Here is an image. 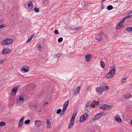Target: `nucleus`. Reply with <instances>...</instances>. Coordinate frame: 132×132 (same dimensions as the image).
Returning <instances> with one entry per match:
<instances>
[{"instance_id": "nucleus-1", "label": "nucleus", "mask_w": 132, "mask_h": 132, "mask_svg": "<svg viewBox=\"0 0 132 132\" xmlns=\"http://www.w3.org/2000/svg\"><path fill=\"white\" fill-rule=\"evenodd\" d=\"M116 68H113L110 70L106 75L105 77L107 79H109L112 77L115 74Z\"/></svg>"}, {"instance_id": "nucleus-2", "label": "nucleus", "mask_w": 132, "mask_h": 132, "mask_svg": "<svg viewBox=\"0 0 132 132\" xmlns=\"http://www.w3.org/2000/svg\"><path fill=\"white\" fill-rule=\"evenodd\" d=\"M77 114V111H76L75 113L73 114L70 120V123L68 126V128L70 129L71 128L72 125L74 123L75 121V117Z\"/></svg>"}, {"instance_id": "nucleus-3", "label": "nucleus", "mask_w": 132, "mask_h": 132, "mask_svg": "<svg viewBox=\"0 0 132 132\" xmlns=\"http://www.w3.org/2000/svg\"><path fill=\"white\" fill-rule=\"evenodd\" d=\"M13 41L12 39L10 38L7 39L2 41L1 44L3 45H8L11 43Z\"/></svg>"}, {"instance_id": "nucleus-4", "label": "nucleus", "mask_w": 132, "mask_h": 132, "mask_svg": "<svg viewBox=\"0 0 132 132\" xmlns=\"http://www.w3.org/2000/svg\"><path fill=\"white\" fill-rule=\"evenodd\" d=\"M87 116H88V115L86 113H85L84 115L81 116L79 120L80 122H81L86 120V118Z\"/></svg>"}, {"instance_id": "nucleus-5", "label": "nucleus", "mask_w": 132, "mask_h": 132, "mask_svg": "<svg viewBox=\"0 0 132 132\" xmlns=\"http://www.w3.org/2000/svg\"><path fill=\"white\" fill-rule=\"evenodd\" d=\"M103 115V112H101L100 113L97 114L94 116L95 119L96 120L99 119Z\"/></svg>"}, {"instance_id": "nucleus-6", "label": "nucleus", "mask_w": 132, "mask_h": 132, "mask_svg": "<svg viewBox=\"0 0 132 132\" xmlns=\"http://www.w3.org/2000/svg\"><path fill=\"white\" fill-rule=\"evenodd\" d=\"M11 51L9 48H5L2 51V53L3 54H6L10 52Z\"/></svg>"}, {"instance_id": "nucleus-7", "label": "nucleus", "mask_w": 132, "mask_h": 132, "mask_svg": "<svg viewBox=\"0 0 132 132\" xmlns=\"http://www.w3.org/2000/svg\"><path fill=\"white\" fill-rule=\"evenodd\" d=\"M104 90L103 88L101 87L96 88V92L97 93L98 92L100 94H102V92L104 91Z\"/></svg>"}, {"instance_id": "nucleus-8", "label": "nucleus", "mask_w": 132, "mask_h": 132, "mask_svg": "<svg viewBox=\"0 0 132 132\" xmlns=\"http://www.w3.org/2000/svg\"><path fill=\"white\" fill-rule=\"evenodd\" d=\"M18 88L17 87H14L12 90L11 93L12 95H15L17 93Z\"/></svg>"}, {"instance_id": "nucleus-9", "label": "nucleus", "mask_w": 132, "mask_h": 132, "mask_svg": "<svg viewBox=\"0 0 132 132\" xmlns=\"http://www.w3.org/2000/svg\"><path fill=\"white\" fill-rule=\"evenodd\" d=\"M123 20H122L116 26V28L118 29H119L121 28L122 27V25L121 23L123 22Z\"/></svg>"}, {"instance_id": "nucleus-10", "label": "nucleus", "mask_w": 132, "mask_h": 132, "mask_svg": "<svg viewBox=\"0 0 132 132\" xmlns=\"http://www.w3.org/2000/svg\"><path fill=\"white\" fill-rule=\"evenodd\" d=\"M66 110V102L63 105V108L62 110V112L60 114V116H63Z\"/></svg>"}, {"instance_id": "nucleus-11", "label": "nucleus", "mask_w": 132, "mask_h": 132, "mask_svg": "<svg viewBox=\"0 0 132 132\" xmlns=\"http://www.w3.org/2000/svg\"><path fill=\"white\" fill-rule=\"evenodd\" d=\"M92 56L91 55H86L85 57V60L86 62L90 61L92 58Z\"/></svg>"}, {"instance_id": "nucleus-12", "label": "nucleus", "mask_w": 132, "mask_h": 132, "mask_svg": "<svg viewBox=\"0 0 132 132\" xmlns=\"http://www.w3.org/2000/svg\"><path fill=\"white\" fill-rule=\"evenodd\" d=\"M21 70L27 72L29 71V67L28 66H24L21 69Z\"/></svg>"}, {"instance_id": "nucleus-13", "label": "nucleus", "mask_w": 132, "mask_h": 132, "mask_svg": "<svg viewBox=\"0 0 132 132\" xmlns=\"http://www.w3.org/2000/svg\"><path fill=\"white\" fill-rule=\"evenodd\" d=\"M99 104V102H98L95 100H94L92 102L91 104V105H90V106L93 105V107L94 108L95 107V105H97Z\"/></svg>"}, {"instance_id": "nucleus-14", "label": "nucleus", "mask_w": 132, "mask_h": 132, "mask_svg": "<svg viewBox=\"0 0 132 132\" xmlns=\"http://www.w3.org/2000/svg\"><path fill=\"white\" fill-rule=\"evenodd\" d=\"M116 121L119 123H120L121 122L122 120L119 116L118 115H116L115 118Z\"/></svg>"}, {"instance_id": "nucleus-15", "label": "nucleus", "mask_w": 132, "mask_h": 132, "mask_svg": "<svg viewBox=\"0 0 132 132\" xmlns=\"http://www.w3.org/2000/svg\"><path fill=\"white\" fill-rule=\"evenodd\" d=\"M42 122V121H41L37 120L35 121V124L36 126H38L41 125Z\"/></svg>"}, {"instance_id": "nucleus-16", "label": "nucleus", "mask_w": 132, "mask_h": 132, "mask_svg": "<svg viewBox=\"0 0 132 132\" xmlns=\"http://www.w3.org/2000/svg\"><path fill=\"white\" fill-rule=\"evenodd\" d=\"M131 96V95L129 93H128L126 94H125L123 96V98L125 99H127L129 98V97Z\"/></svg>"}, {"instance_id": "nucleus-17", "label": "nucleus", "mask_w": 132, "mask_h": 132, "mask_svg": "<svg viewBox=\"0 0 132 132\" xmlns=\"http://www.w3.org/2000/svg\"><path fill=\"white\" fill-rule=\"evenodd\" d=\"M106 106H107V104H105L102 106H100L99 108L104 111L106 110V108L107 107Z\"/></svg>"}, {"instance_id": "nucleus-18", "label": "nucleus", "mask_w": 132, "mask_h": 132, "mask_svg": "<svg viewBox=\"0 0 132 132\" xmlns=\"http://www.w3.org/2000/svg\"><path fill=\"white\" fill-rule=\"evenodd\" d=\"M28 6L29 7H30L31 9H32L33 6L32 2L29 1V3H28Z\"/></svg>"}, {"instance_id": "nucleus-19", "label": "nucleus", "mask_w": 132, "mask_h": 132, "mask_svg": "<svg viewBox=\"0 0 132 132\" xmlns=\"http://www.w3.org/2000/svg\"><path fill=\"white\" fill-rule=\"evenodd\" d=\"M100 64L101 67L104 68L105 67V63L102 60L100 62Z\"/></svg>"}, {"instance_id": "nucleus-20", "label": "nucleus", "mask_w": 132, "mask_h": 132, "mask_svg": "<svg viewBox=\"0 0 132 132\" xmlns=\"http://www.w3.org/2000/svg\"><path fill=\"white\" fill-rule=\"evenodd\" d=\"M125 30L128 32H132V27L127 28L125 29Z\"/></svg>"}, {"instance_id": "nucleus-21", "label": "nucleus", "mask_w": 132, "mask_h": 132, "mask_svg": "<svg viewBox=\"0 0 132 132\" xmlns=\"http://www.w3.org/2000/svg\"><path fill=\"white\" fill-rule=\"evenodd\" d=\"M113 8V7L111 5H109L107 7V9L109 10H110Z\"/></svg>"}, {"instance_id": "nucleus-22", "label": "nucleus", "mask_w": 132, "mask_h": 132, "mask_svg": "<svg viewBox=\"0 0 132 132\" xmlns=\"http://www.w3.org/2000/svg\"><path fill=\"white\" fill-rule=\"evenodd\" d=\"M61 56V54L59 53H57V54H54L53 55V56L54 57H55L56 58L59 57H60Z\"/></svg>"}, {"instance_id": "nucleus-23", "label": "nucleus", "mask_w": 132, "mask_h": 132, "mask_svg": "<svg viewBox=\"0 0 132 132\" xmlns=\"http://www.w3.org/2000/svg\"><path fill=\"white\" fill-rule=\"evenodd\" d=\"M95 39L96 40H98V41H101L102 40V37H99L98 35L96 37Z\"/></svg>"}, {"instance_id": "nucleus-24", "label": "nucleus", "mask_w": 132, "mask_h": 132, "mask_svg": "<svg viewBox=\"0 0 132 132\" xmlns=\"http://www.w3.org/2000/svg\"><path fill=\"white\" fill-rule=\"evenodd\" d=\"M107 107L106 108V110H110L112 108V107L111 106H109L107 104Z\"/></svg>"}, {"instance_id": "nucleus-25", "label": "nucleus", "mask_w": 132, "mask_h": 132, "mask_svg": "<svg viewBox=\"0 0 132 132\" xmlns=\"http://www.w3.org/2000/svg\"><path fill=\"white\" fill-rule=\"evenodd\" d=\"M24 99V98L23 96H21L19 97V100L20 101H23Z\"/></svg>"}, {"instance_id": "nucleus-26", "label": "nucleus", "mask_w": 132, "mask_h": 132, "mask_svg": "<svg viewBox=\"0 0 132 132\" xmlns=\"http://www.w3.org/2000/svg\"><path fill=\"white\" fill-rule=\"evenodd\" d=\"M96 120V119H95V117H94V118H92L90 121V122L92 123L95 120Z\"/></svg>"}, {"instance_id": "nucleus-27", "label": "nucleus", "mask_w": 132, "mask_h": 132, "mask_svg": "<svg viewBox=\"0 0 132 132\" xmlns=\"http://www.w3.org/2000/svg\"><path fill=\"white\" fill-rule=\"evenodd\" d=\"M80 89V87H78L76 88V91L77 92V93H78Z\"/></svg>"}, {"instance_id": "nucleus-28", "label": "nucleus", "mask_w": 132, "mask_h": 132, "mask_svg": "<svg viewBox=\"0 0 132 132\" xmlns=\"http://www.w3.org/2000/svg\"><path fill=\"white\" fill-rule=\"evenodd\" d=\"M62 111V110L61 109H59L57 110L56 111V113L57 114H60Z\"/></svg>"}, {"instance_id": "nucleus-29", "label": "nucleus", "mask_w": 132, "mask_h": 132, "mask_svg": "<svg viewBox=\"0 0 132 132\" xmlns=\"http://www.w3.org/2000/svg\"><path fill=\"white\" fill-rule=\"evenodd\" d=\"M30 122V120H29L28 119L26 120L24 122V123L26 124H28Z\"/></svg>"}, {"instance_id": "nucleus-30", "label": "nucleus", "mask_w": 132, "mask_h": 132, "mask_svg": "<svg viewBox=\"0 0 132 132\" xmlns=\"http://www.w3.org/2000/svg\"><path fill=\"white\" fill-rule=\"evenodd\" d=\"M25 117H23L20 120L19 122H21V123H23V120L25 118Z\"/></svg>"}, {"instance_id": "nucleus-31", "label": "nucleus", "mask_w": 132, "mask_h": 132, "mask_svg": "<svg viewBox=\"0 0 132 132\" xmlns=\"http://www.w3.org/2000/svg\"><path fill=\"white\" fill-rule=\"evenodd\" d=\"M5 124V122L4 121L0 122V126H4Z\"/></svg>"}, {"instance_id": "nucleus-32", "label": "nucleus", "mask_w": 132, "mask_h": 132, "mask_svg": "<svg viewBox=\"0 0 132 132\" xmlns=\"http://www.w3.org/2000/svg\"><path fill=\"white\" fill-rule=\"evenodd\" d=\"M34 10L36 13H38L39 11V9L36 7L34 8Z\"/></svg>"}, {"instance_id": "nucleus-33", "label": "nucleus", "mask_w": 132, "mask_h": 132, "mask_svg": "<svg viewBox=\"0 0 132 132\" xmlns=\"http://www.w3.org/2000/svg\"><path fill=\"white\" fill-rule=\"evenodd\" d=\"M23 124V123H21V122H19V123L18 125V126L19 127H21L22 126Z\"/></svg>"}, {"instance_id": "nucleus-34", "label": "nucleus", "mask_w": 132, "mask_h": 132, "mask_svg": "<svg viewBox=\"0 0 132 132\" xmlns=\"http://www.w3.org/2000/svg\"><path fill=\"white\" fill-rule=\"evenodd\" d=\"M63 40V38L62 37H60L59 38L58 40V42H62Z\"/></svg>"}, {"instance_id": "nucleus-35", "label": "nucleus", "mask_w": 132, "mask_h": 132, "mask_svg": "<svg viewBox=\"0 0 132 132\" xmlns=\"http://www.w3.org/2000/svg\"><path fill=\"white\" fill-rule=\"evenodd\" d=\"M54 34H55L56 35H59V33L57 30H54Z\"/></svg>"}, {"instance_id": "nucleus-36", "label": "nucleus", "mask_w": 132, "mask_h": 132, "mask_svg": "<svg viewBox=\"0 0 132 132\" xmlns=\"http://www.w3.org/2000/svg\"><path fill=\"white\" fill-rule=\"evenodd\" d=\"M46 123L47 125H50L51 124L50 120L49 119H47L46 120Z\"/></svg>"}, {"instance_id": "nucleus-37", "label": "nucleus", "mask_w": 132, "mask_h": 132, "mask_svg": "<svg viewBox=\"0 0 132 132\" xmlns=\"http://www.w3.org/2000/svg\"><path fill=\"white\" fill-rule=\"evenodd\" d=\"M32 37L29 38L26 41V43H27L29 42L32 39Z\"/></svg>"}, {"instance_id": "nucleus-38", "label": "nucleus", "mask_w": 132, "mask_h": 132, "mask_svg": "<svg viewBox=\"0 0 132 132\" xmlns=\"http://www.w3.org/2000/svg\"><path fill=\"white\" fill-rule=\"evenodd\" d=\"M132 16V15H127L125 16V18L123 20V21L126 19L128 18H129L131 16Z\"/></svg>"}, {"instance_id": "nucleus-39", "label": "nucleus", "mask_w": 132, "mask_h": 132, "mask_svg": "<svg viewBox=\"0 0 132 132\" xmlns=\"http://www.w3.org/2000/svg\"><path fill=\"white\" fill-rule=\"evenodd\" d=\"M126 79L125 78H122L121 80V81L122 82H124L126 81Z\"/></svg>"}, {"instance_id": "nucleus-40", "label": "nucleus", "mask_w": 132, "mask_h": 132, "mask_svg": "<svg viewBox=\"0 0 132 132\" xmlns=\"http://www.w3.org/2000/svg\"><path fill=\"white\" fill-rule=\"evenodd\" d=\"M103 34V32H101L98 35V36L100 37H102V34Z\"/></svg>"}, {"instance_id": "nucleus-41", "label": "nucleus", "mask_w": 132, "mask_h": 132, "mask_svg": "<svg viewBox=\"0 0 132 132\" xmlns=\"http://www.w3.org/2000/svg\"><path fill=\"white\" fill-rule=\"evenodd\" d=\"M43 2H44V3L47 4L48 3V0H45V1L44 0H43Z\"/></svg>"}, {"instance_id": "nucleus-42", "label": "nucleus", "mask_w": 132, "mask_h": 132, "mask_svg": "<svg viewBox=\"0 0 132 132\" xmlns=\"http://www.w3.org/2000/svg\"><path fill=\"white\" fill-rule=\"evenodd\" d=\"M38 49L39 50H41V45L39 44L38 46Z\"/></svg>"}, {"instance_id": "nucleus-43", "label": "nucleus", "mask_w": 132, "mask_h": 132, "mask_svg": "<svg viewBox=\"0 0 132 132\" xmlns=\"http://www.w3.org/2000/svg\"><path fill=\"white\" fill-rule=\"evenodd\" d=\"M90 105V102H87L85 105V106L86 107H88Z\"/></svg>"}, {"instance_id": "nucleus-44", "label": "nucleus", "mask_w": 132, "mask_h": 132, "mask_svg": "<svg viewBox=\"0 0 132 132\" xmlns=\"http://www.w3.org/2000/svg\"><path fill=\"white\" fill-rule=\"evenodd\" d=\"M81 28V27L78 26L77 27H75V29H78Z\"/></svg>"}, {"instance_id": "nucleus-45", "label": "nucleus", "mask_w": 132, "mask_h": 132, "mask_svg": "<svg viewBox=\"0 0 132 132\" xmlns=\"http://www.w3.org/2000/svg\"><path fill=\"white\" fill-rule=\"evenodd\" d=\"M5 27V24L4 25V26L3 24H2L0 26V29L2 28H3Z\"/></svg>"}, {"instance_id": "nucleus-46", "label": "nucleus", "mask_w": 132, "mask_h": 132, "mask_svg": "<svg viewBox=\"0 0 132 132\" xmlns=\"http://www.w3.org/2000/svg\"><path fill=\"white\" fill-rule=\"evenodd\" d=\"M74 95L73 96H76L78 94V93H77V92H76V91L75 92H74Z\"/></svg>"}, {"instance_id": "nucleus-47", "label": "nucleus", "mask_w": 132, "mask_h": 132, "mask_svg": "<svg viewBox=\"0 0 132 132\" xmlns=\"http://www.w3.org/2000/svg\"><path fill=\"white\" fill-rule=\"evenodd\" d=\"M69 100H68L67 101V106L69 104Z\"/></svg>"}, {"instance_id": "nucleus-48", "label": "nucleus", "mask_w": 132, "mask_h": 132, "mask_svg": "<svg viewBox=\"0 0 132 132\" xmlns=\"http://www.w3.org/2000/svg\"><path fill=\"white\" fill-rule=\"evenodd\" d=\"M4 60H0V63L1 64H3L4 62Z\"/></svg>"}, {"instance_id": "nucleus-49", "label": "nucleus", "mask_w": 132, "mask_h": 132, "mask_svg": "<svg viewBox=\"0 0 132 132\" xmlns=\"http://www.w3.org/2000/svg\"><path fill=\"white\" fill-rule=\"evenodd\" d=\"M105 89H108L109 88V87L108 86H105Z\"/></svg>"}, {"instance_id": "nucleus-50", "label": "nucleus", "mask_w": 132, "mask_h": 132, "mask_svg": "<svg viewBox=\"0 0 132 132\" xmlns=\"http://www.w3.org/2000/svg\"><path fill=\"white\" fill-rule=\"evenodd\" d=\"M103 3H102V6L101 7V10H102L104 9V7H103Z\"/></svg>"}, {"instance_id": "nucleus-51", "label": "nucleus", "mask_w": 132, "mask_h": 132, "mask_svg": "<svg viewBox=\"0 0 132 132\" xmlns=\"http://www.w3.org/2000/svg\"><path fill=\"white\" fill-rule=\"evenodd\" d=\"M35 35V33H34L31 36V37H32H32L34 36Z\"/></svg>"}, {"instance_id": "nucleus-52", "label": "nucleus", "mask_w": 132, "mask_h": 132, "mask_svg": "<svg viewBox=\"0 0 132 132\" xmlns=\"http://www.w3.org/2000/svg\"><path fill=\"white\" fill-rule=\"evenodd\" d=\"M129 12V13H128V14H130V13H132V10L131 11H128V12Z\"/></svg>"}, {"instance_id": "nucleus-53", "label": "nucleus", "mask_w": 132, "mask_h": 132, "mask_svg": "<svg viewBox=\"0 0 132 132\" xmlns=\"http://www.w3.org/2000/svg\"><path fill=\"white\" fill-rule=\"evenodd\" d=\"M2 22V20H0V23H1Z\"/></svg>"}, {"instance_id": "nucleus-54", "label": "nucleus", "mask_w": 132, "mask_h": 132, "mask_svg": "<svg viewBox=\"0 0 132 132\" xmlns=\"http://www.w3.org/2000/svg\"><path fill=\"white\" fill-rule=\"evenodd\" d=\"M48 102H45V103H44V104H48Z\"/></svg>"}, {"instance_id": "nucleus-55", "label": "nucleus", "mask_w": 132, "mask_h": 132, "mask_svg": "<svg viewBox=\"0 0 132 132\" xmlns=\"http://www.w3.org/2000/svg\"><path fill=\"white\" fill-rule=\"evenodd\" d=\"M131 125H132V120H131Z\"/></svg>"}, {"instance_id": "nucleus-56", "label": "nucleus", "mask_w": 132, "mask_h": 132, "mask_svg": "<svg viewBox=\"0 0 132 132\" xmlns=\"http://www.w3.org/2000/svg\"><path fill=\"white\" fill-rule=\"evenodd\" d=\"M36 107H37V106L36 105H35V106H34V108H35Z\"/></svg>"}, {"instance_id": "nucleus-57", "label": "nucleus", "mask_w": 132, "mask_h": 132, "mask_svg": "<svg viewBox=\"0 0 132 132\" xmlns=\"http://www.w3.org/2000/svg\"><path fill=\"white\" fill-rule=\"evenodd\" d=\"M16 102H19V100H17V101H16Z\"/></svg>"}, {"instance_id": "nucleus-58", "label": "nucleus", "mask_w": 132, "mask_h": 132, "mask_svg": "<svg viewBox=\"0 0 132 132\" xmlns=\"http://www.w3.org/2000/svg\"><path fill=\"white\" fill-rule=\"evenodd\" d=\"M128 12V13H129V12Z\"/></svg>"}, {"instance_id": "nucleus-59", "label": "nucleus", "mask_w": 132, "mask_h": 132, "mask_svg": "<svg viewBox=\"0 0 132 132\" xmlns=\"http://www.w3.org/2000/svg\"><path fill=\"white\" fill-rule=\"evenodd\" d=\"M48 127H50L49 126H48Z\"/></svg>"}]
</instances>
